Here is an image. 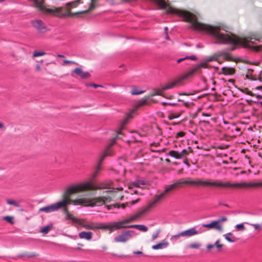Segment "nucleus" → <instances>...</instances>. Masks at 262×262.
<instances>
[{
  "instance_id": "nucleus-1",
  "label": "nucleus",
  "mask_w": 262,
  "mask_h": 262,
  "mask_svg": "<svg viewBox=\"0 0 262 262\" xmlns=\"http://www.w3.org/2000/svg\"><path fill=\"white\" fill-rule=\"evenodd\" d=\"M167 12L172 14H177L182 17L185 21L192 23V27L196 30L205 32L212 36L216 41L215 44H231L230 51H234L235 47L242 45L245 48L249 49L253 51L258 52L262 49V46L255 45L254 41H261V38L248 37L241 38L232 34L223 33L221 32V28L219 27L202 24L194 20L193 15L186 11L180 10L172 7H169Z\"/></svg>"
},
{
  "instance_id": "nucleus-2",
  "label": "nucleus",
  "mask_w": 262,
  "mask_h": 262,
  "mask_svg": "<svg viewBox=\"0 0 262 262\" xmlns=\"http://www.w3.org/2000/svg\"><path fill=\"white\" fill-rule=\"evenodd\" d=\"M81 0H77L74 1L72 2L68 3L66 4V11L63 12L62 8H56L55 9H48V11L50 13L53 14L54 15L59 17V18H64L66 17H72L75 16L78 14L82 13H86L88 12L93 9H94L96 7L94 2L95 0H91V2L90 4L89 8L88 10L82 11V12H77L75 13H71L70 11V10L71 8L76 7L80 3H81Z\"/></svg>"
},
{
  "instance_id": "nucleus-3",
  "label": "nucleus",
  "mask_w": 262,
  "mask_h": 262,
  "mask_svg": "<svg viewBox=\"0 0 262 262\" xmlns=\"http://www.w3.org/2000/svg\"><path fill=\"white\" fill-rule=\"evenodd\" d=\"M176 183L177 185L181 184H191L197 185H208L215 187H235L239 186L241 185L239 183L231 184L230 182L223 183L221 181L217 180L214 182H210L209 181H202L201 180H188L184 179H180Z\"/></svg>"
},
{
  "instance_id": "nucleus-4",
  "label": "nucleus",
  "mask_w": 262,
  "mask_h": 262,
  "mask_svg": "<svg viewBox=\"0 0 262 262\" xmlns=\"http://www.w3.org/2000/svg\"><path fill=\"white\" fill-rule=\"evenodd\" d=\"M74 194V193H71V191H68V187L62 195L63 199L61 201L57 202L49 206L40 208L39 209V211L50 213L56 211L60 208L67 207L68 205L72 203L73 200L70 199V197Z\"/></svg>"
},
{
  "instance_id": "nucleus-5",
  "label": "nucleus",
  "mask_w": 262,
  "mask_h": 262,
  "mask_svg": "<svg viewBox=\"0 0 262 262\" xmlns=\"http://www.w3.org/2000/svg\"><path fill=\"white\" fill-rule=\"evenodd\" d=\"M108 188V184L103 182L97 185H94L92 181H86L84 183L71 185L68 187V191L71 193H76L80 191H84L90 190H96L107 189Z\"/></svg>"
},
{
  "instance_id": "nucleus-6",
  "label": "nucleus",
  "mask_w": 262,
  "mask_h": 262,
  "mask_svg": "<svg viewBox=\"0 0 262 262\" xmlns=\"http://www.w3.org/2000/svg\"><path fill=\"white\" fill-rule=\"evenodd\" d=\"M108 192V191H103L99 193V194L101 196L99 197L94 198L91 199H88L86 198H77L75 200H73L72 204L74 205H83L85 206H100L102 205L105 203L104 199H105V196H104V194Z\"/></svg>"
},
{
  "instance_id": "nucleus-7",
  "label": "nucleus",
  "mask_w": 262,
  "mask_h": 262,
  "mask_svg": "<svg viewBox=\"0 0 262 262\" xmlns=\"http://www.w3.org/2000/svg\"><path fill=\"white\" fill-rule=\"evenodd\" d=\"M156 203L155 201H153L151 203L149 204L144 209L142 210L137 212L136 214L131 216L129 218L124 220V222H126L127 224L129 223L133 222H134L137 219L140 217L142 215L147 212L148 210L152 208Z\"/></svg>"
},
{
  "instance_id": "nucleus-8",
  "label": "nucleus",
  "mask_w": 262,
  "mask_h": 262,
  "mask_svg": "<svg viewBox=\"0 0 262 262\" xmlns=\"http://www.w3.org/2000/svg\"><path fill=\"white\" fill-rule=\"evenodd\" d=\"M124 224H127L124 222V220L117 222H115L113 224L106 225L102 227H98L99 229H109L112 232L114 230H118L122 228H128V226L124 225Z\"/></svg>"
},
{
  "instance_id": "nucleus-9",
  "label": "nucleus",
  "mask_w": 262,
  "mask_h": 262,
  "mask_svg": "<svg viewBox=\"0 0 262 262\" xmlns=\"http://www.w3.org/2000/svg\"><path fill=\"white\" fill-rule=\"evenodd\" d=\"M135 233V232L134 230H127L116 236L114 238V241L117 243H125Z\"/></svg>"
},
{
  "instance_id": "nucleus-10",
  "label": "nucleus",
  "mask_w": 262,
  "mask_h": 262,
  "mask_svg": "<svg viewBox=\"0 0 262 262\" xmlns=\"http://www.w3.org/2000/svg\"><path fill=\"white\" fill-rule=\"evenodd\" d=\"M31 24L38 32L45 33L47 31V27L41 20L36 19L32 20Z\"/></svg>"
},
{
  "instance_id": "nucleus-11",
  "label": "nucleus",
  "mask_w": 262,
  "mask_h": 262,
  "mask_svg": "<svg viewBox=\"0 0 262 262\" xmlns=\"http://www.w3.org/2000/svg\"><path fill=\"white\" fill-rule=\"evenodd\" d=\"M178 185H177V183H174L170 185H169L167 187H166L165 189V190L160 194L159 195H157L156 198L155 199V202L157 203L164 196V195L167 193L172 190L174 187H177Z\"/></svg>"
},
{
  "instance_id": "nucleus-12",
  "label": "nucleus",
  "mask_w": 262,
  "mask_h": 262,
  "mask_svg": "<svg viewBox=\"0 0 262 262\" xmlns=\"http://www.w3.org/2000/svg\"><path fill=\"white\" fill-rule=\"evenodd\" d=\"M203 227L208 228L209 229H215L220 232L223 231V228L221 225L217 224V222L215 220L212 221L211 223L208 224H204L202 225Z\"/></svg>"
},
{
  "instance_id": "nucleus-13",
  "label": "nucleus",
  "mask_w": 262,
  "mask_h": 262,
  "mask_svg": "<svg viewBox=\"0 0 262 262\" xmlns=\"http://www.w3.org/2000/svg\"><path fill=\"white\" fill-rule=\"evenodd\" d=\"M109 155V149H107L102 155L101 157V159L99 161L98 165L97 167V168L95 171V173L93 176V178L94 179L98 173L99 171L101 169V164L102 163L103 161L104 160L106 157Z\"/></svg>"
},
{
  "instance_id": "nucleus-14",
  "label": "nucleus",
  "mask_w": 262,
  "mask_h": 262,
  "mask_svg": "<svg viewBox=\"0 0 262 262\" xmlns=\"http://www.w3.org/2000/svg\"><path fill=\"white\" fill-rule=\"evenodd\" d=\"M73 72L79 76L82 79H85L89 78L91 76V74L88 72H83L81 69L79 68H75Z\"/></svg>"
},
{
  "instance_id": "nucleus-15",
  "label": "nucleus",
  "mask_w": 262,
  "mask_h": 262,
  "mask_svg": "<svg viewBox=\"0 0 262 262\" xmlns=\"http://www.w3.org/2000/svg\"><path fill=\"white\" fill-rule=\"evenodd\" d=\"M200 232L195 229L194 227L191 228L185 231L180 232L182 236L189 237L198 234Z\"/></svg>"
},
{
  "instance_id": "nucleus-16",
  "label": "nucleus",
  "mask_w": 262,
  "mask_h": 262,
  "mask_svg": "<svg viewBox=\"0 0 262 262\" xmlns=\"http://www.w3.org/2000/svg\"><path fill=\"white\" fill-rule=\"evenodd\" d=\"M177 107H178V106L169 115L168 119L169 120H172V119H173L175 118H179L184 112V110H179Z\"/></svg>"
},
{
  "instance_id": "nucleus-17",
  "label": "nucleus",
  "mask_w": 262,
  "mask_h": 262,
  "mask_svg": "<svg viewBox=\"0 0 262 262\" xmlns=\"http://www.w3.org/2000/svg\"><path fill=\"white\" fill-rule=\"evenodd\" d=\"M168 245V243L166 241L163 240L162 242L152 246L151 248L153 250L162 249L166 248Z\"/></svg>"
},
{
  "instance_id": "nucleus-18",
  "label": "nucleus",
  "mask_w": 262,
  "mask_h": 262,
  "mask_svg": "<svg viewBox=\"0 0 262 262\" xmlns=\"http://www.w3.org/2000/svg\"><path fill=\"white\" fill-rule=\"evenodd\" d=\"M93 233L91 231H82L79 233L80 238H84L86 240H90L92 237Z\"/></svg>"
},
{
  "instance_id": "nucleus-19",
  "label": "nucleus",
  "mask_w": 262,
  "mask_h": 262,
  "mask_svg": "<svg viewBox=\"0 0 262 262\" xmlns=\"http://www.w3.org/2000/svg\"><path fill=\"white\" fill-rule=\"evenodd\" d=\"M151 2L156 4L160 9H164L167 7V4L165 0H150Z\"/></svg>"
},
{
  "instance_id": "nucleus-20",
  "label": "nucleus",
  "mask_w": 262,
  "mask_h": 262,
  "mask_svg": "<svg viewBox=\"0 0 262 262\" xmlns=\"http://www.w3.org/2000/svg\"><path fill=\"white\" fill-rule=\"evenodd\" d=\"M194 72L193 71L192 69H191L190 71H189L188 72L186 73L185 74L182 75L179 78V81H180L181 82L183 80H184L185 79H187L189 78L192 77L194 74Z\"/></svg>"
},
{
  "instance_id": "nucleus-21",
  "label": "nucleus",
  "mask_w": 262,
  "mask_h": 262,
  "mask_svg": "<svg viewBox=\"0 0 262 262\" xmlns=\"http://www.w3.org/2000/svg\"><path fill=\"white\" fill-rule=\"evenodd\" d=\"M181 82L180 81H179V78L172 82H169L168 84H166L165 85L162 87V90L163 91H166L167 90L171 89L174 88L178 83Z\"/></svg>"
},
{
  "instance_id": "nucleus-22",
  "label": "nucleus",
  "mask_w": 262,
  "mask_h": 262,
  "mask_svg": "<svg viewBox=\"0 0 262 262\" xmlns=\"http://www.w3.org/2000/svg\"><path fill=\"white\" fill-rule=\"evenodd\" d=\"M218 55L219 56L223 57L224 58V59L227 60L231 61L233 60L231 56L225 51H223L219 52Z\"/></svg>"
},
{
  "instance_id": "nucleus-23",
  "label": "nucleus",
  "mask_w": 262,
  "mask_h": 262,
  "mask_svg": "<svg viewBox=\"0 0 262 262\" xmlns=\"http://www.w3.org/2000/svg\"><path fill=\"white\" fill-rule=\"evenodd\" d=\"M129 228H134L137 229L143 232H146L148 230V228L144 225H128Z\"/></svg>"
},
{
  "instance_id": "nucleus-24",
  "label": "nucleus",
  "mask_w": 262,
  "mask_h": 262,
  "mask_svg": "<svg viewBox=\"0 0 262 262\" xmlns=\"http://www.w3.org/2000/svg\"><path fill=\"white\" fill-rule=\"evenodd\" d=\"M222 73L225 75H231L234 72V69L226 67H222Z\"/></svg>"
},
{
  "instance_id": "nucleus-25",
  "label": "nucleus",
  "mask_w": 262,
  "mask_h": 262,
  "mask_svg": "<svg viewBox=\"0 0 262 262\" xmlns=\"http://www.w3.org/2000/svg\"><path fill=\"white\" fill-rule=\"evenodd\" d=\"M168 155L173 157L176 159H181V156H180V152L178 151L171 150L169 151Z\"/></svg>"
},
{
  "instance_id": "nucleus-26",
  "label": "nucleus",
  "mask_w": 262,
  "mask_h": 262,
  "mask_svg": "<svg viewBox=\"0 0 262 262\" xmlns=\"http://www.w3.org/2000/svg\"><path fill=\"white\" fill-rule=\"evenodd\" d=\"M146 184V181L136 179L132 182V185L136 187H140L141 185H144Z\"/></svg>"
},
{
  "instance_id": "nucleus-27",
  "label": "nucleus",
  "mask_w": 262,
  "mask_h": 262,
  "mask_svg": "<svg viewBox=\"0 0 262 262\" xmlns=\"http://www.w3.org/2000/svg\"><path fill=\"white\" fill-rule=\"evenodd\" d=\"M197 57L194 55H191V56H186L183 58H179L177 60V62L178 63H180L181 62L185 60H186V59H191L192 60H197Z\"/></svg>"
},
{
  "instance_id": "nucleus-28",
  "label": "nucleus",
  "mask_w": 262,
  "mask_h": 262,
  "mask_svg": "<svg viewBox=\"0 0 262 262\" xmlns=\"http://www.w3.org/2000/svg\"><path fill=\"white\" fill-rule=\"evenodd\" d=\"M145 92V91L140 90L136 86H133L130 93L132 95H137L143 94Z\"/></svg>"
},
{
  "instance_id": "nucleus-29",
  "label": "nucleus",
  "mask_w": 262,
  "mask_h": 262,
  "mask_svg": "<svg viewBox=\"0 0 262 262\" xmlns=\"http://www.w3.org/2000/svg\"><path fill=\"white\" fill-rule=\"evenodd\" d=\"M52 227V225H47L41 228L40 232L43 234L48 233Z\"/></svg>"
},
{
  "instance_id": "nucleus-30",
  "label": "nucleus",
  "mask_w": 262,
  "mask_h": 262,
  "mask_svg": "<svg viewBox=\"0 0 262 262\" xmlns=\"http://www.w3.org/2000/svg\"><path fill=\"white\" fill-rule=\"evenodd\" d=\"M37 256V254H36L35 253H23L21 254H19L18 255V257H36Z\"/></svg>"
},
{
  "instance_id": "nucleus-31",
  "label": "nucleus",
  "mask_w": 262,
  "mask_h": 262,
  "mask_svg": "<svg viewBox=\"0 0 262 262\" xmlns=\"http://www.w3.org/2000/svg\"><path fill=\"white\" fill-rule=\"evenodd\" d=\"M180 152V156H181V159L186 158L189 155V151L186 149H183Z\"/></svg>"
},
{
  "instance_id": "nucleus-32",
  "label": "nucleus",
  "mask_w": 262,
  "mask_h": 262,
  "mask_svg": "<svg viewBox=\"0 0 262 262\" xmlns=\"http://www.w3.org/2000/svg\"><path fill=\"white\" fill-rule=\"evenodd\" d=\"M64 208V211L66 213V219L67 220H73L74 217L73 215L68 212V210L66 207Z\"/></svg>"
},
{
  "instance_id": "nucleus-33",
  "label": "nucleus",
  "mask_w": 262,
  "mask_h": 262,
  "mask_svg": "<svg viewBox=\"0 0 262 262\" xmlns=\"http://www.w3.org/2000/svg\"><path fill=\"white\" fill-rule=\"evenodd\" d=\"M7 203L9 205H13L16 207H19V204L12 200H8L7 201Z\"/></svg>"
},
{
  "instance_id": "nucleus-34",
  "label": "nucleus",
  "mask_w": 262,
  "mask_h": 262,
  "mask_svg": "<svg viewBox=\"0 0 262 262\" xmlns=\"http://www.w3.org/2000/svg\"><path fill=\"white\" fill-rule=\"evenodd\" d=\"M4 220H5L6 221H7V222L9 223H11V224H13V216H6L5 217H4Z\"/></svg>"
},
{
  "instance_id": "nucleus-35",
  "label": "nucleus",
  "mask_w": 262,
  "mask_h": 262,
  "mask_svg": "<svg viewBox=\"0 0 262 262\" xmlns=\"http://www.w3.org/2000/svg\"><path fill=\"white\" fill-rule=\"evenodd\" d=\"M46 54V53L45 52H40V51H36L33 53V57H38V56L44 55Z\"/></svg>"
},
{
  "instance_id": "nucleus-36",
  "label": "nucleus",
  "mask_w": 262,
  "mask_h": 262,
  "mask_svg": "<svg viewBox=\"0 0 262 262\" xmlns=\"http://www.w3.org/2000/svg\"><path fill=\"white\" fill-rule=\"evenodd\" d=\"M248 186L250 187H262V182L250 183Z\"/></svg>"
},
{
  "instance_id": "nucleus-37",
  "label": "nucleus",
  "mask_w": 262,
  "mask_h": 262,
  "mask_svg": "<svg viewBox=\"0 0 262 262\" xmlns=\"http://www.w3.org/2000/svg\"><path fill=\"white\" fill-rule=\"evenodd\" d=\"M194 73L201 72L202 68L200 67V64L196 65L195 67L192 69Z\"/></svg>"
},
{
  "instance_id": "nucleus-38",
  "label": "nucleus",
  "mask_w": 262,
  "mask_h": 262,
  "mask_svg": "<svg viewBox=\"0 0 262 262\" xmlns=\"http://www.w3.org/2000/svg\"><path fill=\"white\" fill-rule=\"evenodd\" d=\"M216 59V58L215 56H209L207 58H206L205 60H206V61L207 62H210L212 61H213V60H215Z\"/></svg>"
},
{
  "instance_id": "nucleus-39",
  "label": "nucleus",
  "mask_w": 262,
  "mask_h": 262,
  "mask_svg": "<svg viewBox=\"0 0 262 262\" xmlns=\"http://www.w3.org/2000/svg\"><path fill=\"white\" fill-rule=\"evenodd\" d=\"M235 227L238 230H244L245 229L244 224L242 223L237 224Z\"/></svg>"
},
{
  "instance_id": "nucleus-40",
  "label": "nucleus",
  "mask_w": 262,
  "mask_h": 262,
  "mask_svg": "<svg viewBox=\"0 0 262 262\" xmlns=\"http://www.w3.org/2000/svg\"><path fill=\"white\" fill-rule=\"evenodd\" d=\"M228 220L227 218L226 217H225V216H223L220 219H219L218 220H215L216 222H217V224H219V223H221V222H226Z\"/></svg>"
},
{
  "instance_id": "nucleus-41",
  "label": "nucleus",
  "mask_w": 262,
  "mask_h": 262,
  "mask_svg": "<svg viewBox=\"0 0 262 262\" xmlns=\"http://www.w3.org/2000/svg\"><path fill=\"white\" fill-rule=\"evenodd\" d=\"M199 64L200 65V67L202 68H202H203V69L208 68V62H207L205 60L204 62H201Z\"/></svg>"
},
{
  "instance_id": "nucleus-42",
  "label": "nucleus",
  "mask_w": 262,
  "mask_h": 262,
  "mask_svg": "<svg viewBox=\"0 0 262 262\" xmlns=\"http://www.w3.org/2000/svg\"><path fill=\"white\" fill-rule=\"evenodd\" d=\"M86 86H93L95 88H97L99 87H100V88L103 87V86L102 85L97 84H95V83H91L86 84Z\"/></svg>"
},
{
  "instance_id": "nucleus-43",
  "label": "nucleus",
  "mask_w": 262,
  "mask_h": 262,
  "mask_svg": "<svg viewBox=\"0 0 262 262\" xmlns=\"http://www.w3.org/2000/svg\"><path fill=\"white\" fill-rule=\"evenodd\" d=\"M185 133L184 132L180 131L177 133L176 137V138H178L179 137H184L185 136Z\"/></svg>"
},
{
  "instance_id": "nucleus-44",
  "label": "nucleus",
  "mask_w": 262,
  "mask_h": 262,
  "mask_svg": "<svg viewBox=\"0 0 262 262\" xmlns=\"http://www.w3.org/2000/svg\"><path fill=\"white\" fill-rule=\"evenodd\" d=\"M225 237V238L230 243H234L235 241L234 239H233L232 238H230L229 236H227V235H223Z\"/></svg>"
},
{
  "instance_id": "nucleus-45",
  "label": "nucleus",
  "mask_w": 262,
  "mask_h": 262,
  "mask_svg": "<svg viewBox=\"0 0 262 262\" xmlns=\"http://www.w3.org/2000/svg\"><path fill=\"white\" fill-rule=\"evenodd\" d=\"M160 231L159 230L156 232L154 233L152 235V239L153 240L156 239L158 237V235L160 233Z\"/></svg>"
},
{
  "instance_id": "nucleus-46",
  "label": "nucleus",
  "mask_w": 262,
  "mask_h": 262,
  "mask_svg": "<svg viewBox=\"0 0 262 262\" xmlns=\"http://www.w3.org/2000/svg\"><path fill=\"white\" fill-rule=\"evenodd\" d=\"M200 244H196V243H193V244H190V248H194V249H198L200 247Z\"/></svg>"
},
{
  "instance_id": "nucleus-47",
  "label": "nucleus",
  "mask_w": 262,
  "mask_h": 262,
  "mask_svg": "<svg viewBox=\"0 0 262 262\" xmlns=\"http://www.w3.org/2000/svg\"><path fill=\"white\" fill-rule=\"evenodd\" d=\"M105 207L106 208V209L109 210H111L114 208L117 207L116 205H105ZM117 208H119V206H117Z\"/></svg>"
},
{
  "instance_id": "nucleus-48",
  "label": "nucleus",
  "mask_w": 262,
  "mask_h": 262,
  "mask_svg": "<svg viewBox=\"0 0 262 262\" xmlns=\"http://www.w3.org/2000/svg\"><path fill=\"white\" fill-rule=\"evenodd\" d=\"M162 91H163V90H162V88L160 89V90H157L156 92H155V95H158V96H163V94H162Z\"/></svg>"
},
{
  "instance_id": "nucleus-49",
  "label": "nucleus",
  "mask_w": 262,
  "mask_h": 262,
  "mask_svg": "<svg viewBox=\"0 0 262 262\" xmlns=\"http://www.w3.org/2000/svg\"><path fill=\"white\" fill-rule=\"evenodd\" d=\"M252 226L254 228L255 230L260 229L261 228L260 225L258 224H252Z\"/></svg>"
},
{
  "instance_id": "nucleus-50",
  "label": "nucleus",
  "mask_w": 262,
  "mask_h": 262,
  "mask_svg": "<svg viewBox=\"0 0 262 262\" xmlns=\"http://www.w3.org/2000/svg\"><path fill=\"white\" fill-rule=\"evenodd\" d=\"M110 254L113 256H117V257H122V256H124V257H130V255H118L117 254H115V253H111Z\"/></svg>"
},
{
  "instance_id": "nucleus-51",
  "label": "nucleus",
  "mask_w": 262,
  "mask_h": 262,
  "mask_svg": "<svg viewBox=\"0 0 262 262\" xmlns=\"http://www.w3.org/2000/svg\"><path fill=\"white\" fill-rule=\"evenodd\" d=\"M223 247V245H222V244H219V245H216L215 246V247L217 249V251H219V252L221 251V250L222 249Z\"/></svg>"
},
{
  "instance_id": "nucleus-52",
  "label": "nucleus",
  "mask_w": 262,
  "mask_h": 262,
  "mask_svg": "<svg viewBox=\"0 0 262 262\" xmlns=\"http://www.w3.org/2000/svg\"><path fill=\"white\" fill-rule=\"evenodd\" d=\"M180 236H182L181 234H180V233L177 234H176V235H172L171 238H170V239L171 240H173L174 238H177Z\"/></svg>"
},
{
  "instance_id": "nucleus-53",
  "label": "nucleus",
  "mask_w": 262,
  "mask_h": 262,
  "mask_svg": "<svg viewBox=\"0 0 262 262\" xmlns=\"http://www.w3.org/2000/svg\"><path fill=\"white\" fill-rule=\"evenodd\" d=\"M214 247H215L214 244H208L206 246L207 249L208 250H210Z\"/></svg>"
},
{
  "instance_id": "nucleus-54",
  "label": "nucleus",
  "mask_w": 262,
  "mask_h": 262,
  "mask_svg": "<svg viewBox=\"0 0 262 262\" xmlns=\"http://www.w3.org/2000/svg\"><path fill=\"white\" fill-rule=\"evenodd\" d=\"M133 253L135 254H138V255H143L144 254L143 253L140 251H134Z\"/></svg>"
},
{
  "instance_id": "nucleus-55",
  "label": "nucleus",
  "mask_w": 262,
  "mask_h": 262,
  "mask_svg": "<svg viewBox=\"0 0 262 262\" xmlns=\"http://www.w3.org/2000/svg\"><path fill=\"white\" fill-rule=\"evenodd\" d=\"M183 104H184V105L186 107H189L190 104V102H184V103H183Z\"/></svg>"
},
{
  "instance_id": "nucleus-56",
  "label": "nucleus",
  "mask_w": 262,
  "mask_h": 262,
  "mask_svg": "<svg viewBox=\"0 0 262 262\" xmlns=\"http://www.w3.org/2000/svg\"><path fill=\"white\" fill-rule=\"evenodd\" d=\"M141 101V104H144L146 103L147 99H142Z\"/></svg>"
},
{
  "instance_id": "nucleus-57",
  "label": "nucleus",
  "mask_w": 262,
  "mask_h": 262,
  "mask_svg": "<svg viewBox=\"0 0 262 262\" xmlns=\"http://www.w3.org/2000/svg\"><path fill=\"white\" fill-rule=\"evenodd\" d=\"M219 243H220V239H217V241L214 243V244H214V246L215 247L216 245H219V244H219Z\"/></svg>"
},
{
  "instance_id": "nucleus-58",
  "label": "nucleus",
  "mask_w": 262,
  "mask_h": 262,
  "mask_svg": "<svg viewBox=\"0 0 262 262\" xmlns=\"http://www.w3.org/2000/svg\"><path fill=\"white\" fill-rule=\"evenodd\" d=\"M165 39H166V40H170V38H169V36L168 35V34H167V32H166V37H165Z\"/></svg>"
},
{
  "instance_id": "nucleus-59",
  "label": "nucleus",
  "mask_w": 262,
  "mask_h": 262,
  "mask_svg": "<svg viewBox=\"0 0 262 262\" xmlns=\"http://www.w3.org/2000/svg\"><path fill=\"white\" fill-rule=\"evenodd\" d=\"M179 95H188L189 94H187L185 93H179Z\"/></svg>"
},
{
  "instance_id": "nucleus-60",
  "label": "nucleus",
  "mask_w": 262,
  "mask_h": 262,
  "mask_svg": "<svg viewBox=\"0 0 262 262\" xmlns=\"http://www.w3.org/2000/svg\"><path fill=\"white\" fill-rule=\"evenodd\" d=\"M57 56L58 57H60V58H64V56L63 55H61V54H58L57 55Z\"/></svg>"
},
{
  "instance_id": "nucleus-61",
  "label": "nucleus",
  "mask_w": 262,
  "mask_h": 262,
  "mask_svg": "<svg viewBox=\"0 0 262 262\" xmlns=\"http://www.w3.org/2000/svg\"><path fill=\"white\" fill-rule=\"evenodd\" d=\"M64 62L65 63H74V62H73L72 61H69V60H65Z\"/></svg>"
},
{
  "instance_id": "nucleus-62",
  "label": "nucleus",
  "mask_w": 262,
  "mask_h": 262,
  "mask_svg": "<svg viewBox=\"0 0 262 262\" xmlns=\"http://www.w3.org/2000/svg\"><path fill=\"white\" fill-rule=\"evenodd\" d=\"M225 235H227V236H229V235H232V233L231 232H228V233L225 234Z\"/></svg>"
},
{
  "instance_id": "nucleus-63",
  "label": "nucleus",
  "mask_w": 262,
  "mask_h": 262,
  "mask_svg": "<svg viewBox=\"0 0 262 262\" xmlns=\"http://www.w3.org/2000/svg\"><path fill=\"white\" fill-rule=\"evenodd\" d=\"M168 105H176V103H172V102H168Z\"/></svg>"
},
{
  "instance_id": "nucleus-64",
  "label": "nucleus",
  "mask_w": 262,
  "mask_h": 262,
  "mask_svg": "<svg viewBox=\"0 0 262 262\" xmlns=\"http://www.w3.org/2000/svg\"><path fill=\"white\" fill-rule=\"evenodd\" d=\"M168 102H162L163 105H166L167 104H168Z\"/></svg>"
}]
</instances>
